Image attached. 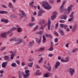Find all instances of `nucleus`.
<instances>
[{
    "mask_svg": "<svg viewBox=\"0 0 78 78\" xmlns=\"http://www.w3.org/2000/svg\"><path fill=\"white\" fill-rule=\"evenodd\" d=\"M54 33L55 35H56V36H57V37H58V36H59V35H58V33L56 32V31H55Z\"/></svg>",
    "mask_w": 78,
    "mask_h": 78,
    "instance_id": "obj_38",
    "label": "nucleus"
},
{
    "mask_svg": "<svg viewBox=\"0 0 78 78\" xmlns=\"http://www.w3.org/2000/svg\"><path fill=\"white\" fill-rule=\"evenodd\" d=\"M73 18H70L68 20V21L69 22H71V21H72V20H73Z\"/></svg>",
    "mask_w": 78,
    "mask_h": 78,
    "instance_id": "obj_55",
    "label": "nucleus"
},
{
    "mask_svg": "<svg viewBox=\"0 0 78 78\" xmlns=\"http://www.w3.org/2000/svg\"><path fill=\"white\" fill-rule=\"evenodd\" d=\"M10 17L11 18H15L17 17V16H16V15L15 14H11L10 15Z\"/></svg>",
    "mask_w": 78,
    "mask_h": 78,
    "instance_id": "obj_22",
    "label": "nucleus"
},
{
    "mask_svg": "<svg viewBox=\"0 0 78 78\" xmlns=\"http://www.w3.org/2000/svg\"><path fill=\"white\" fill-rule=\"evenodd\" d=\"M43 32L40 31L39 32V33L40 34H42L43 33V32Z\"/></svg>",
    "mask_w": 78,
    "mask_h": 78,
    "instance_id": "obj_64",
    "label": "nucleus"
},
{
    "mask_svg": "<svg viewBox=\"0 0 78 78\" xmlns=\"http://www.w3.org/2000/svg\"><path fill=\"white\" fill-rule=\"evenodd\" d=\"M77 27H78V26L76 24H75L73 27L72 29V31L73 32L74 31H75L76 30V28H77Z\"/></svg>",
    "mask_w": 78,
    "mask_h": 78,
    "instance_id": "obj_15",
    "label": "nucleus"
},
{
    "mask_svg": "<svg viewBox=\"0 0 78 78\" xmlns=\"http://www.w3.org/2000/svg\"><path fill=\"white\" fill-rule=\"evenodd\" d=\"M12 33V30H10L8 31L7 33L6 32V34H11Z\"/></svg>",
    "mask_w": 78,
    "mask_h": 78,
    "instance_id": "obj_39",
    "label": "nucleus"
},
{
    "mask_svg": "<svg viewBox=\"0 0 78 78\" xmlns=\"http://www.w3.org/2000/svg\"><path fill=\"white\" fill-rule=\"evenodd\" d=\"M66 3V1H64L62 3V5L60 7V12H62L63 11H64V4Z\"/></svg>",
    "mask_w": 78,
    "mask_h": 78,
    "instance_id": "obj_3",
    "label": "nucleus"
},
{
    "mask_svg": "<svg viewBox=\"0 0 78 78\" xmlns=\"http://www.w3.org/2000/svg\"><path fill=\"white\" fill-rule=\"evenodd\" d=\"M51 67L50 66H49L48 68V69L49 71L51 70Z\"/></svg>",
    "mask_w": 78,
    "mask_h": 78,
    "instance_id": "obj_52",
    "label": "nucleus"
},
{
    "mask_svg": "<svg viewBox=\"0 0 78 78\" xmlns=\"http://www.w3.org/2000/svg\"><path fill=\"white\" fill-rule=\"evenodd\" d=\"M19 78H22V76L21 74L19 75Z\"/></svg>",
    "mask_w": 78,
    "mask_h": 78,
    "instance_id": "obj_60",
    "label": "nucleus"
},
{
    "mask_svg": "<svg viewBox=\"0 0 78 78\" xmlns=\"http://www.w3.org/2000/svg\"><path fill=\"white\" fill-rule=\"evenodd\" d=\"M54 41L55 42H58V38H55V39Z\"/></svg>",
    "mask_w": 78,
    "mask_h": 78,
    "instance_id": "obj_44",
    "label": "nucleus"
},
{
    "mask_svg": "<svg viewBox=\"0 0 78 78\" xmlns=\"http://www.w3.org/2000/svg\"><path fill=\"white\" fill-rule=\"evenodd\" d=\"M34 3V2H32L30 3L29 5H30V6H31V5H33Z\"/></svg>",
    "mask_w": 78,
    "mask_h": 78,
    "instance_id": "obj_48",
    "label": "nucleus"
},
{
    "mask_svg": "<svg viewBox=\"0 0 78 78\" xmlns=\"http://www.w3.org/2000/svg\"><path fill=\"white\" fill-rule=\"evenodd\" d=\"M35 20V19L34 17H32L31 22H34Z\"/></svg>",
    "mask_w": 78,
    "mask_h": 78,
    "instance_id": "obj_43",
    "label": "nucleus"
},
{
    "mask_svg": "<svg viewBox=\"0 0 78 78\" xmlns=\"http://www.w3.org/2000/svg\"><path fill=\"white\" fill-rule=\"evenodd\" d=\"M43 44H45V42H46V37H45V36L44 35H43Z\"/></svg>",
    "mask_w": 78,
    "mask_h": 78,
    "instance_id": "obj_21",
    "label": "nucleus"
},
{
    "mask_svg": "<svg viewBox=\"0 0 78 78\" xmlns=\"http://www.w3.org/2000/svg\"><path fill=\"white\" fill-rule=\"evenodd\" d=\"M50 2L51 4H53V3H54V1L53 0H51L50 1Z\"/></svg>",
    "mask_w": 78,
    "mask_h": 78,
    "instance_id": "obj_47",
    "label": "nucleus"
},
{
    "mask_svg": "<svg viewBox=\"0 0 78 78\" xmlns=\"http://www.w3.org/2000/svg\"><path fill=\"white\" fill-rule=\"evenodd\" d=\"M48 37H49V38H51V39H52V35H51L49 34Z\"/></svg>",
    "mask_w": 78,
    "mask_h": 78,
    "instance_id": "obj_57",
    "label": "nucleus"
},
{
    "mask_svg": "<svg viewBox=\"0 0 78 78\" xmlns=\"http://www.w3.org/2000/svg\"><path fill=\"white\" fill-rule=\"evenodd\" d=\"M34 25H35V24H34V23H32L29 24L28 25V26L30 27H33V26H34Z\"/></svg>",
    "mask_w": 78,
    "mask_h": 78,
    "instance_id": "obj_27",
    "label": "nucleus"
},
{
    "mask_svg": "<svg viewBox=\"0 0 78 78\" xmlns=\"http://www.w3.org/2000/svg\"><path fill=\"white\" fill-rule=\"evenodd\" d=\"M6 32H4L2 33L1 34V37H2L4 39H7V37L8 36L6 35L5 34H6Z\"/></svg>",
    "mask_w": 78,
    "mask_h": 78,
    "instance_id": "obj_7",
    "label": "nucleus"
},
{
    "mask_svg": "<svg viewBox=\"0 0 78 78\" xmlns=\"http://www.w3.org/2000/svg\"><path fill=\"white\" fill-rule=\"evenodd\" d=\"M38 28V26H37L35 28L34 30V31H36L37 30V29Z\"/></svg>",
    "mask_w": 78,
    "mask_h": 78,
    "instance_id": "obj_42",
    "label": "nucleus"
},
{
    "mask_svg": "<svg viewBox=\"0 0 78 78\" xmlns=\"http://www.w3.org/2000/svg\"><path fill=\"white\" fill-rule=\"evenodd\" d=\"M67 18V16L65 14L62 15L60 17V19H64V20H66Z\"/></svg>",
    "mask_w": 78,
    "mask_h": 78,
    "instance_id": "obj_13",
    "label": "nucleus"
},
{
    "mask_svg": "<svg viewBox=\"0 0 78 78\" xmlns=\"http://www.w3.org/2000/svg\"><path fill=\"white\" fill-rule=\"evenodd\" d=\"M66 62H69V57H66L65 59Z\"/></svg>",
    "mask_w": 78,
    "mask_h": 78,
    "instance_id": "obj_36",
    "label": "nucleus"
},
{
    "mask_svg": "<svg viewBox=\"0 0 78 78\" xmlns=\"http://www.w3.org/2000/svg\"><path fill=\"white\" fill-rule=\"evenodd\" d=\"M8 12L6 11H3V14H8Z\"/></svg>",
    "mask_w": 78,
    "mask_h": 78,
    "instance_id": "obj_56",
    "label": "nucleus"
},
{
    "mask_svg": "<svg viewBox=\"0 0 78 78\" xmlns=\"http://www.w3.org/2000/svg\"><path fill=\"white\" fill-rule=\"evenodd\" d=\"M52 74L50 73H45L44 75V77L47 78L49 76H51Z\"/></svg>",
    "mask_w": 78,
    "mask_h": 78,
    "instance_id": "obj_14",
    "label": "nucleus"
},
{
    "mask_svg": "<svg viewBox=\"0 0 78 78\" xmlns=\"http://www.w3.org/2000/svg\"><path fill=\"white\" fill-rule=\"evenodd\" d=\"M5 48H6L5 47H2L1 49V51H3L4 50H5Z\"/></svg>",
    "mask_w": 78,
    "mask_h": 78,
    "instance_id": "obj_41",
    "label": "nucleus"
},
{
    "mask_svg": "<svg viewBox=\"0 0 78 78\" xmlns=\"http://www.w3.org/2000/svg\"><path fill=\"white\" fill-rule=\"evenodd\" d=\"M16 38H13L12 39H10V41H16Z\"/></svg>",
    "mask_w": 78,
    "mask_h": 78,
    "instance_id": "obj_33",
    "label": "nucleus"
},
{
    "mask_svg": "<svg viewBox=\"0 0 78 78\" xmlns=\"http://www.w3.org/2000/svg\"><path fill=\"white\" fill-rule=\"evenodd\" d=\"M21 75L22 76H23L24 78V75H26V74H25V73H24V72H22V73H21Z\"/></svg>",
    "mask_w": 78,
    "mask_h": 78,
    "instance_id": "obj_50",
    "label": "nucleus"
},
{
    "mask_svg": "<svg viewBox=\"0 0 78 78\" xmlns=\"http://www.w3.org/2000/svg\"><path fill=\"white\" fill-rule=\"evenodd\" d=\"M16 63H17L18 65H20V62H19V60H16Z\"/></svg>",
    "mask_w": 78,
    "mask_h": 78,
    "instance_id": "obj_40",
    "label": "nucleus"
},
{
    "mask_svg": "<svg viewBox=\"0 0 78 78\" xmlns=\"http://www.w3.org/2000/svg\"><path fill=\"white\" fill-rule=\"evenodd\" d=\"M66 31H68V32H69V31H70V29H69V28H66Z\"/></svg>",
    "mask_w": 78,
    "mask_h": 78,
    "instance_id": "obj_58",
    "label": "nucleus"
},
{
    "mask_svg": "<svg viewBox=\"0 0 78 78\" xmlns=\"http://www.w3.org/2000/svg\"><path fill=\"white\" fill-rule=\"evenodd\" d=\"M4 22L6 23H8V20H5L4 21Z\"/></svg>",
    "mask_w": 78,
    "mask_h": 78,
    "instance_id": "obj_61",
    "label": "nucleus"
},
{
    "mask_svg": "<svg viewBox=\"0 0 78 78\" xmlns=\"http://www.w3.org/2000/svg\"><path fill=\"white\" fill-rule=\"evenodd\" d=\"M11 66L13 67H17V64L14 63H13L11 64Z\"/></svg>",
    "mask_w": 78,
    "mask_h": 78,
    "instance_id": "obj_29",
    "label": "nucleus"
},
{
    "mask_svg": "<svg viewBox=\"0 0 78 78\" xmlns=\"http://www.w3.org/2000/svg\"><path fill=\"white\" fill-rule=\"evenodd\" d=\"M45 23V21L44 20H42L40 21L39 23L40 25H44Z\"/></svg>",
    "mask_w": 78,
    "mask_h": 78,
    "instance_id": "obj_16",
    "label": "nucleus"
},
{
    "mask_svg": "<svg viewBox=\"0 0 78 78\" xmlns=\"http://www.w3.org/2000/svg\"><path fill=\"white\" fill-rule=\"evenodd\" d=\"M44 12V10H43L42 9L40 10L38 14V16L39 17L42 16V13H43Z\"/></svg>",
    "mask_w": 78,
    "mask_h": 78,
    "instance_id": "obj_12",
    "label": "nucleus"
},
{
    "mask_svg": "<svg viewBox=\"0 0 78 78\" xmlns=\"http://www.w3.org/2000/svg\"><path fill=\"white\" fill-rule=\"evenodd\" d=\"M30 70H26L25 73V75L24 76V78H26L28 77V76H29V75H30Z\"/></svg>",
    "mask_w": 78,
    "mask_h": 78,
    "instance_id": "obj_4",
    "label": "nucleus"
},
{
    "mask_svg": "<svg viewBox=\"0 0 78 78\" xmlns=\"http://www.w3.org/2000/svg\"><path fill=\"white\" fill-rule=\"evenodd\" d=\"M60 62H56V63L55 65V68L56 69H57L58 67H59V66H60Z\"/></svg>",
    "mask_w": 78,
    "mask_h": 78,
    "instance_id": "obj_9",
    "label": "nucleus"
},
{
    "mask_svg": "<svg viewBox=\"0 0 78 78\" xmlns=\"http://www.w3.org/2000/svg\"><path fill=\"white\" fill-rule=\"evenodd\" d=\"M44 50V48H40L38 50V51H42V50Z\"/></svg>",
    "mask_w": 78,
    "mask_h": 78,
    "instance_id": "obj_35",
    "label": "nucleus"
},
{
    "mask_svg": "<svg viewBox=\"0 0 78 78\" xmlns=\"http://www.w3.org/2000/svg\"><path fill=\"white\" fill-rule=\"evenodd\" d=\"M29 45H28L29 48H31L33 47V45L34 44V41H32L29 42Z\"/></svg>",
    "mask_w": 78,
    "mask_h": 78,
    "instance_id": "obj_10",
    "label": "nucleus"
},
{
    "mask_svg": "<svg viewBox=\"0 0 78 78\" xmlns=\"http://www.w3.org/2000/svg\"><path fill=\"white\" fill-rule=\"evenodd\" d=\"M56 14H57V13L56 12H54L53 13V15L51 18V20H53L55 19L56 17Z\"/></svg>",
    "mask_w": 78,
    "mask_h": 78,
    "instance_id": "obj_8",
    "label": "nucleus"
},
{
    "mask_svg": "<svg viewBox=\"0 0 78 78\" xmlns=\"http://www.w3.org/2000/svg\"><path fill=\"white\" fill-rule=\"evenodd\" d=\"M20 13L22 15H21V14H19L20 16L21 17H23V16H24V17H27V15H26V14H25V12H23V11H22V10H20Z\"/></svg>",
    "mask_w": 78,
    "mask_h": 78,
    "instance_id": "obj_6",
    "label": "nucleus"
},
{
    "mask_svg": "<svg viewBox=\"0 0 78 78\" xmlns=\"http://www.w3.org/2000/svg\"><path fill=\"white\" fill-rule=\"evenodd\" d=\"M40 39L39 40V39L37 38H36V41L37 42H38V44H41V40L42 39V37H40Z\"/></svg>",
    "mask_w": 78,
    "mask_h": 78,
    "instance_id": "obj_18",
    "label": "nucleus"
},
{
    "mask_svg": "<svg viewBox=\"0 0 78 78\" xmlns=\"http://www.w3.org/2000/svg\"><path fill=\"white\" fill-rule=\"evenodd\" d=\"M76 51V49H74L73 50L72 52V53H75Z\"/></svg>",
    "mask_w": 78,
    "mask_h": 78,
    "instance_id": "obj_49",
    "label": "nucleus"
},
{
    "mask_svg": "<svg viewBox=\"0 0 78 78\" xmlns=\"http://www.w3.org/2000/svg\"><path fill=\"white\" fill-rule=\"evenodd\" d=\"M58 22H57L56 24L55 29H57V28L58 26Z\"/></svg>",
    "mask_w": 78,
    "mask_h": 78,
    "instance_id": "obj_45",
    "label": "nucleus"
},
{
    "mask_svg": "<svg viewBox=\"0 0 78 78\" xmlns=\"http://www.w3.org/2000/svg\"><path fill=\"white\" fill-rule=\"evenodd\" d=\"M37 15V12H34V16H36Z\"/></svg>",
    "mask_w": 78,
    "mask_h": 78,
    "instance_id": "obj_59",
    "label": "nucleus"
},
{
    "mask_svg": "<svg viewBox=\"0 0 78 78\" xmlns=\"http://www.w3.org/2000/svg\"><path fill=\"white\" fill-rule=\"evenodd\" d=\"M53 56V54H50L48 55V56L49 57H51V56Z\"/></svg>",
    "mask_w": 78,
    "mask_h": 78,
    "instance_id": "obj_54",
    "label": "nucleus"
},
{
    "mask_svg": "<svg viewBox=\"0 0 78 78\" xmlns=\"http://www.w3.org/2000/svg\"><path fill=\"white\" fill-rule=\"evenodd\" d=\"M23 42V40L16 38V41H15V44L16 45H17L19 44H21Z\"/></svg>",
    "mask_w": 78,
    "mask_h": 78,
    "instance_id": "obj_5",
    "label": "nucleus"
},
{
    "mask_svg": "<svg viewBox=\"0 0 78 78\" xmlns=\"http://www.w3.org/2000/svg\"><path fill=\"white\" fill-rule=\"evenodd\" d=\"M61 62H66V60H64L63 58H61Z\"/></svg>",
    "mask_w": 78,
    "mask_h": 78,
    "instance_id": "obj_46",
    "label": "nucleus"
},
{
    "mask_svg": "<svg viewBox=\"0 0 78 78\" xmlns=\"http://www.w3.org/2000/svg\"><path fill=\"white\" fill-rule=\"evenodd\" d=\"M12 3H11V2L9 3V7H10V8H13V7H12Z\"/></svg>",
    "mask_w": 78,
    "mask_h": 78,
    "instance_id": "obj_37",
    "label": "nucleus"
},
{
    "mask_svg": "<svg viewBox=\"0 0 78 78\" xmlns=\"http://www.w3.org/2000/svg\"><path fill=\"white\" fill-rule=\"evenodd\" d=\"M59 22L61 23H65V21L64 20L59 21Z\"/></svg>",
    "mask_w": 78,
    "mask_h": 78,
    "instance_id": "obj_53",
    "label": "nucleus"
},
{
    "mask_svg": "<svg viewBox=\"0 0 78 78\" xmlns=\"http://www.w3.org/2000/svg\"><path fill=\"white\" fill-rule=\"evenodd\" d=\"M4 71L3 70H0V73L1 74H3V73H4Z\"/></svg>",
    "mask_w": 78,
    "mask_h": 78,
    "instance_id": "obj_51",
    "label": "nucleus"
},
{
    "mask_svg": "<svg viewBox=\"0 0 78 78\" xmlns=\"http://www.w3.org/2000/svg\"><path fill=\"white\" fill-rule=\"evenodd\" d=\"M14 54H12L10 55V59L11 60L14 59Z\"/></svg>",
    "mask_w": 78,
    "mask_h": 78,
    "instance_id": "obj_23",
    "label": "nucleus"
},
{
    "mask_svg": "<svg viewBox=\"0 0 78 78\" xmlns=\"http://www.w3.org/2000/svg\"><path fill=\"white\" fill-rule=\"evenodd\" d=\"M60 26L61 27H64L65 29H67L68 28V26L67 25H64L63 24H60Z\"/></svg>",
    "mask_w": 78,
    "mask_h": 78,
    "instance_id": "obj_20",
    "label": "nucleus"
},
{
    "mask_svg": "<svg viewBox=\"0 0 78 78\" xmlns=\"http://www.w3.org/2000/svg\"><path fill=\"white\" fill-rule=\"evenodd\" d=\"M42 61H43V58L41 57V58L40 60H39L38 61L39 63V64H41V63L42 62Z\"/></svg>",
    "mask_w": 78,
    "mask_h": 78,
    "instance_id": "obj_31",
    "label": "nucleus"
},
{
    "mask_svg": "<svg viewBox=\"0 0 78 78\" xmlns=\"http://www.w3.org/2000/svg\"><path fill=\"white\" fill-rule=\"evenodd\" d=\"M60 33H61V35H62L63 36H65V34L64 31H62V30H61L60 32Z\"/></svg>",
    "mask_w": 78,
    "mask_h": 78,
    "instance_id": "obj_25",
    "label": "nucleus"
},
{
    "mask_svg": "<svg viewBox=\"0 0 78 78\" xmlns=\"http://www.w3.org/2000/svg\"><path fill=\"white\" fill-rule=\"evenodd\" d=\"M39 28L40 30H42L43 31V30H44V27L42 25H41V26Z\"/></svg>",
    "mask_w": 78,
    "mask_h": 78,
    "instance_id": "obj_30",
    "label": "nucleus"
},
{
    "mask_svg": "<svg viewBox=\"0 0 78 78\" xmlns=\"http://www.w3.org/2000/svg\"><path fill=\"white\" fill-rule=\"evenodd\" d=\"M69 72L71 76H73L74 72H75V69L73 68H70L69 69Z\"/></svg>",
    "mask_w": 78,
    "mask_h": 78,
    "instance_id": "obj_11",
    "label": "nucleus"
},
{
    "mask_svg": "<svg viewBox=\"0 0 78 78\" xmlns=\"http://www.w3.org/2000/svg\"><path fill=\"white\" fill-rule=\"evenodd\" d=\"M42 5L46 9H50L52 8L50 4L46 2H43L42 3Z\"/></svg>",
    "mask_w": 78,
    "mask_h": 78,
    "instance_id": "obj_1",
    "label": "nucleus"
},
{
    "mask_svg": "<svg viewBox=\"0 0 78 78\" xmlns=\"http://www.w3.org/2000/svg\"><path fill=\"white\" fill-rule=\"evenodd\" d=\"M51 25V20L50 19H49L48 23V30H50V25Z\"/></svg>",
    "mask_w": 78,
    "mask_h": 78,
    "instance_id": "obj_19",
    "label": "nucleus"
},
{
    "mask_svg": "<svg viewBox=\"0 0 78 78\" xmlns=\"http://www.w3.org/2000/svg\"><path fill=\"white\" fill-rule=\"evenodd\" d=\"M49 51H53V46H51L50 49H48Z\"/></svg>",
    "mask_w": 78,
    "mask_h": 78,
    "instance_id": "obj_32",
    "label": "nucleus"
},
{
    "mask_svg": "<svg viewBox=\"0 0 78 78\" xmlns=\"http://www.w3.org/2000/svg\"><path fill=\"white\" fill-rule=\"evenodd\" d=\"M72 8H73V5H71L69 6L68 7L67 9H66L65 10V11H67L66 12V14H69L70 13V12L72 10Z\"/></svg>",
    "mask_w": 78,
    "mask_h": 78,
    "instance_id": "obj_2",
    "label": "nucleus"
},
{
    "mask_svg": "<svg viewBox=\"0 0 78 78\" xmlns=\"http://www.w3.org/2000/svg\"><path fill=\"white\" fill-rule=\"evenodd\" d=\"M74 14V12H73L70 15V17L71 18H72V19H73V14Z\"/></svg>",
    "mask_w": 78,
    "mask_h": 78,
    "instance_id": "obj_34",
    "label": "nucleus"
},
{
    "mask_svg": "<svg viewBox=\"0 0 78 78\" xmlns=\"http://www.w3.org/2000/svg\"><path fill=\"white\" fill-rule=\"evenodd\" d=\"M33 62L28 64V66H29V67H33Z\"/></svg>",
    "mask_w": 78,
    "mask_h": 78,
    "instance_id": "obj_26",
    "label": "nucleus"
},
{
    "mask_svg": "<svg viewBox=\"0 0 78 78\" xmlns=\"http://www.w3.org/2000/svg\"><path fill=\"white\" fill-rule=\"evenodd\" d=\"M36 67H37V68H39V69H40V67H39V66L38 65H36Z\"/></svg>",
    "mask_w": 78,
    "mask_h": 78,
    "instance_id": "obj_63",
    "label": "nucleus"
},
{
    "mask_svg": "<svg viewBox=\"0 0 78 78\" xmlns=\"http://www.w3.org/2000/svg\"><path fill=\"white\" fill-rule=\"evenodd\" d=\"M8 63V62H3L2 65V67L3 68H5V67H6Z\"/></svg>",
    "mask_w": 78,
    "mask_h": 78,
    "instance_id": "obj_17",
    "label": "nucleus"
},
{
    "mask_svg": "<svg viewBox=\"0 0 78 78\" xmlns=\"http://www.w3.org/2000/svg\"><path fill=\"white\" fill-rule=\"evenodd\" d=\"M0 14H3V11H0Z\"/></svg>",
    "mask_w": 78,
    "mask_h": 78,
    "instance_id": "obj_62",
    "label": "nucleus"
},
{
    "mask_svg": "<svg viewBox=\"0 0 78 78\" xmlns=\"http://www.w3.org/2000/svg\"><path fill=\"white\" fill-rule=\"evenodd\" d=\"M17 31L19 33H21L22 31V29L20 27H19L17 28Z\"/></svg>",
    "mask_w": 78,
    "mask_h": 78,
    "instance_id": "obj_24",
    "label": "nucleus"
},
{
    "mask_svg": "<svg viewBox=\"0 0 78 78\" xmlns=\"http://www.w3.org/2000/svg\"><path fill=\"white\" fill-rule=\"evenodd\" d=\"M4 59H5V60H8V59H9V56H8L7 55H5V56Z\"/></svg>",
    "mask_w": 78,
    "mask_h": 78,
    "instance_id": "obj_28",
    "label": "nucleus"
}]
</instances>
